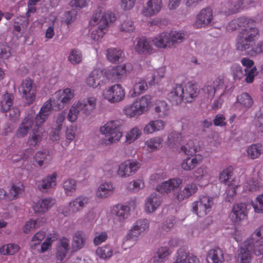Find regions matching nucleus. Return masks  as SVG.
Listing matches in <instances>:
<instances>
[{"instance_id": "1", "label": "nucleus", "mask_w": 263, "mask_h": 263, "mask_svg": "<svg viewBox=\"0 0 263 263\" xmlns=\"http://www.w3.org/2000/svg\"><path fill=\"white\" fill-rule=\"evenodd\" d=\"M254 20L241 17L232 21L227 26L228 31L239 29L236 47L241 51L250 48L251 43L256 41L260 36L258 29L255 26Z\"/></svg>"}, {"instance_id": "2", "label": "nucleus", "mask_w": 263, "mask_h": 263, "mask_svg": "<svg viewBox=\"0 0 263 263\" xmlns=\"http://www.w3.org/2000/svg\"><path fill=\"white\" fill-rule=\"evenodd\" d=\"M199 89L196 83L188 82L184 86L182 84H175L172 90L167 94V99L173 104L179 105L182 102H193L198 97Z\"/></svg>"}, {"instance_id": "3", "label": "nucleus", "mask_w": 263, "mask_h": 263, "mask_svg": "<svg viewBox=\"0 0 263 263\" xmlns=\"http://www.w3.org/2000/svg\"><path fill=\"white\" fill-rule=\"evenodd\" d=\"M187 140V142L181 147V151L184 155L193 157L192 159L191 157H187L183 160L181 164V168L186 171L193 170L203 160L201 155L195 154L199 149V146L195 145L193 140L189 139Z\"/></svg>"}, {"instance_id": "4", "label": "nucleus", "mask_w": 263, "mask_h": 263, "mask_svg": "<svg viewBox=\"0 0 263 263\" xmlns=\"http://www.w3.org/2000/svg\"><path fill=\"white\" fill-rule=\"evenodd\" d=\"M97 99L90 97L76 101L70 107L67 119L71 122H75L80 113L89 114L96 107Z\"/></svg>"}, {"instance_id": "5", "label": "nucleus", "mask_w": 263, "mask_h": 263, "mask_svg": "<svg viewBox=\"0 0 263 263\" xmlns=\"http://www.w3.org/2000/svg\"><path fill=\"white\" fill-rule=\"evenodd\" d=\"M121 122L119 120H111L107 122L100 128V133L109 137L105 141L106 145H109L118 142L122 136L120 132Z\"/></svg>"}, {"instance_id": "6", "label": "nucleus", "mask_w": 263, "mask_h": 263, "mask_svg": "<svg viewBox=\"0 0 263 263\" xmlns=\"http://www.w3.org/2000/svg\"><path fill=\"white\" fill-rule=\"evenodd\" d=\"M19 93L28 105L33 103L36 98V87L34 81L30 78L23 80L18 88Z\"/></svg>"}, {"instance_id": "7", "label": "nucleus", "mask_w": 263, "mask_h": 263, "mask_svg": "<svg viewBox=\"0 0 263 263\" xmlns=\"http://www.w3.org/2000/svg\"><path fill=\"white\" fill-rule=\"evenodd\" d=\"M214 204L213 198L208 196H200L199 201L192 204V211L199 217H203L210 212Z\"/></svg>"}, {"instance_id": "8", "label": "nucleus", "mask_w": 263, "mask_h": 263, "mask_svg": "<svg viewBox=\"0 0 263 263\" xmlns=\"http://www.w3.org/2000/svg\"><path fill=\"white\" fill-rule=\"evenodd\" d=\"M102 94L104 99L109 102L115 103L124 99L125 91L121 84H116L104 89Z\"/></svg>"}, {"instance_id": "9", "label": "nucleus", "mask_w": 263, "mask_h": 263, "mask_svg": "<svg viewBox=\"0 0 263 263\" xmlns=\"http://www.w3.org/2000/svg\"><path fill=\"white\" fill-rule=\"evenodd\" d=\"M116 19L115 14L110 11H106L104 13L102 17V24L93 29L90 33L91 38L95 41L101 40L106 31L109 23L115 21Z\"/></svg>"}, {"instance_id": "10", "label": "nucleus", "mask_w": 263, "mask_h": 263, "mask_svg": "<svg viewBox=\"0 0 263 263\" xmlns=\"http://www.w3.org/2000/svg\"><path fill=\"white\" fill-rule=\"evenodd\" d=\"M55 104L56 103H54V99L52 97L43 104L35 117V123L37 125H42L46 121L50 115L52 108L56 110L60 109L55 106Z\"/></svg>"}, {"instance_id": "11", "label": "nucleus", "mask_w": 263, "mask_h": 263, "mask_svg": "<svg viewBox=\"0 0 263 263\" xmlns=\"http://www.w3.org/2000/svg\"><path fill=\"white\" fill-rule=\"evenodd\" d=\"M140 167V164L137 161L127 160L119 165L117 174L122 178L128 177L134 175Z\"/></svg>"}, {"instance_id": "12", "label": "nucleus", "mask_w": 263, "mask_h": 263, "mask_svg": "<svg viewBox=\"0 0 263 263\" xmlns=\"http://www.w3.org/2000/svg\"><path fill=\"white\" fill-rule=\"evenodd\" d=\"M74 97V91L66 88L63 90L56 92L52 98L54 99L55 105L58 108H63L65 104H68Z\"/></svg>"}, {"instance_id": "13", "label": "nucleus", "mask_w": 263, "mask_h": 263, "mask_svg": "<svg viewBox=\"0 0 263 263\" xmlns=\"http://www.w3.org/2000/svg\"><path fill=\"white\" fill-rule=\"evenodd\" d=\"M104 70L94 69L86 79V84L93 88L101 86L107 82Z\"/></svg>"}, {"instance_id": "14", "label": "nucleus", "mask_w": 263, "mask_h": 263, "mask_svg": "<svg viewBox=\"0 0 263 263\" xmlns=\"http://www.w3.org/2000/svg\"><path fill=\"white\" fill-rule=\"evenodd\" d=\"M213 11L210 7L202 9L197 15L193 25L198 29L208 26L213 19Z\"/></svg>"}, {"instance_id": "15", "label": "nucleus", "mask_w": 263, "mask_h": 263, "mask_svg": "<svg viewBox=\"0 0 263 263\" xmlns=\"http://www.w3.org/2000/svg\"><path fill=\"white\" fill-rule=\"evenodd\" d=\"M148 227L149 222L147 219L137 220L126 235V239L136 240L139 235L147 230Z\"/></svg>"}, {"instance_id": "16", "label": "nucleus", "mask_w": 263, "mask_h": 263, "mask_svg": "<svg viewBox=\"0 0 263 263\" xmlns=\"http://www.w3.org/2000/svg\"><path fill=\"white\" fill-rule=\"evenodd\" d=\"M224 87V79L222 77H218L212 82H208L203 88V91L210 99H212L216 92L219 90L223 89Z\"/></svg>"}, {"instance_id": "17", "label": "nucleus", "mask_w": 263, "mask_h": 263, "mask_svg": "<svg viewBox=\"0 0 263 263\" xmlns=\"http://www.w3.org/2000/svg\"><path fill=\"white\" fill-rule=\"evenodd\" d=\"M146 81L141 78H136L131 81L129 93L132 98L136 97L144 93L147 89Z\"/></svg>"}, {"instance_id": "18", "label": "nucleus", "mask_w": 263, "mask_h": 263, "mask_svg": "<svg viewBox=\"0 0 263 263\" xmlns=\"http://www.w3.org/2000/svg\"><path fill=\"white\" fill-rule=\"evenodd\" d=\"M57 173L54 172L48 175L37 182V189L42 193H46L51 189L54 188L57 184Z\"/></svg>"}, {"instance_id": "19", "label": "nucleus", "mask_w": 263, "mask_h": 263, "mask_svg": "<svg viewBox=\"0 0 263 263\" xmlns=\"http://www.w3.org/2000/svg\"><path fill=\"white\" fill-rule=\"evenodd\" d=\"M162 6V0H148L143 7L142 14L145 16H154L159 12Z\"/></svg>"}, {"instance_id": "20", "label": "nucleus", "mask_w": 263, "mask_h": 263, "mask_svg": "<svg viewBox=\"0 0 263 263\" xmlns=\"http://www.w3.org/2000/svg\"><path fill=\"white\" fill-rule=\"evenodd\" d=\"M242 9V3L239 0H228L222 4L221 10L220 14L226 15L238 12Z\"/></svg>"}, {"instance_id": "21", "label": "nucleus", "mask_w": 263, "mask_h": 263, "mask_svg": "<svg viewBox=\"0 0 263 263\" xmlns=\"http://www.w3.org/2000/svg\"><path fill=\"white\" fill-rule=\"evenodd\" d=\"M253 103V99L249 94L243 92L237 97L234 107L238 110L245 111L252 106Z\"/></svg>"}, {"instance_id": "22", "label": "nucleus", "mask_w": 263, "mask_h": 263, "mask_svg": "<svg viewBox=\"0 0 263 263\" xmlns=\"http://www.w3.org/2000/svg\"><path fill=\"white\" fill-rule=\"evenodd\" d=\"M173 263H200L197 256L182 249L178 250L176 259Z\"/></svg>"}, {"instance_id": "23", "label": "nucleus", "mask_w": 263, "mask_h": 263, "mask_svg": "<svg viewBox=\"0 0 263 263\" xmlns=\"http://www.w3.org/2000/svg\"><path fill=\"white\" fill-rule=\"evenodd\" d=\"M182 182V180L179 178L170 179L168 181L163 182L158 185L156 190L161 193H168L172 190L178 188Z\"/></svg>"}, {"instance_id": "24", "label": "nucleus", "mask_w": 263, "mask_h": 263, "mask_svg": "<svg viewBox=\"0 0 263 263\" xmlns=\"http://www.w3.org/2000/svg\"><path fill=\"white\" fill-rule=\"evenodd\" d=\"M34 124V117L31 114H28L23 120L16 131V136L23 138L27 135L30 128Z\"/></svg>"}, {"instance_id": "25", "label": "nucleus", "mask_w": 263, "mask_h": 263, "mask_svg": "<svg viewBox=\"0 0 263 263\" xmlns=\"http://www.w3.org/2000/svg\"><path fill=\"white\" fill-rule=\"evenodd\" d=\"M162 201L161 196L156 193L151 194L145 201V211L149 213L154 212L161 205Z\"/></svg>"}, {"instance_id": "26", "label": "nucleus", "mask_w": 263, "mask_h": 263, "mask_svg": "<svg viewBox=\"0 0 263 263\" xmlns=\"http://www.w3.org/2000/svg\"><path fill=\"white\" fill-rule=\"evenodd\" d=\"M170 35L167 32H163L158 34L152 40L153 45L158 48H171Z\"/></svg>"}, {"instance_id": "27", "label": "nucleus", "mask_w": 263, "mask_h": 263, "mask_svg": "<svg viewBox=\"0 0 263 263\" xmlns=\"http://www.w3.org/2000/svg\"><path fill=\"white\" fill-rule=\"evenodd\" d=\"M198 190L197 185L195 183L192 182L185 185L183 189L180 191L176 195V199L181 201L185 199L189 198L195 194Z\"/></svg>"}, {"instance_id": "28", "label": "nucleus", "mask_w": 263, "mask_h": 263, "mask_svg": "<svg viewBox=\"0 0 263 263\" xmlns=\"http://www.w3.org/2000/svg\"><path fill=\"white\" fill-rule=\"evenodd\" d=\"M135 48L136 51L140 54H151L155 52L152 44L144 37L138 39Z\"/></svg>"}, {"instance_id": "29", "label": "nucleus", "mask_w": 263, "mask_h": 263, "mask_svg": "<svg viewBox=\"0 0 263 263\" xmlns=\"http://www.w3.org/2000/svg\"><path fill=\"white\" fill-rule=\"evenodd\" d=\"M206 259L208 263H223V252L218 247L214 248L208 251Z\"/></svg>"}, {"instance_id": "30", "label": "nucleus", "mask_w": 263, "mask_h": 263, "mask_svg": "<svg viewBox=\"0 0 263 263\" xmlns=\"http://www.w3.org/2000/svg\"><path fill=\"white\" fill-rule=\"evenodd\" d=\"M246 216L247 204L245 203H239L234 205L231 216L234 222H237L243 219Z\"/></svg>"}, {"instance_id": "31", "label": "nucleus", "mask_w": 263, "mask_h": 263, "mask_svg": "<svg viewBox=\"0 0 263 263\" xmlns=\"http://www.w3.org/2000/svg\"><path fill=\"white\" fill-rule=\"evenodd\" d=\"M88 198L83 196H79L69 202L68 213L66 215L73 214L81 210L87 203Z\"/></svg>"}, {"instance_id": "32", "label": "nucleus", "mask_w": 263, "mask_h": 263, "mask_svg": "<svg viewBox=\"0 0 263 263\" xmlns=\"http://www.w3.org/2000/svg\"><path fill=\"white\" fill-rule=\"evenodd\" d=\"M55 204V200L52 198H44L39 200L33 206L35 213H45L48 211Z\"/></svg>"}, {"instance_id": "33", "label": "nucleus", "mask_w": 263, "mask_h": 263, "mask_svg": "<svg viewBox=\"0 0 263 263\" xmlns=\"http://www.w3.org/2000/svg\"><path fill=\"white\" fill-rule=\"evenodd\" d=\"M246 151L249 159H257L263 154V145L260 143L252 144L248 146Z\"/></svg>"}, {"instance_id": "34", "label": "nucleus", "mask_w": 263, "mask_h": 263, "mask_svg": "<svg viewBox=\"0 0 263 263\" xmlns=\"http://www.w3.org/2000/svg\"><path fill=\"white\" fill-rule=\"evenodd\" d=\"M129 212V208L127 205L121 204H117L112 206L111 213L118 217L119 221H123L126 217Z\"/></svg>"}, {"instance_id": "35", "label": "nucleus", "mask_w": 263, "mask_h": 263, "mask_svg": "<svg viewBox=\"0 0 263 263\" xmlns=\"http://www.w3.org/2000/svg\"><path fill=\"white\" fill-rule=\"evenodd\" d=\"M126 65H121L112 67L110 69H107L104 71L107 81L118 78L126 72Z\"/></svg>"}, {"instance_id": "36", "label": "nucleus", "mask_w": 263, "mask_h": 263, "mask_svg": "<svg viewBox=\"0 0 263 263\" xmlns=\"http://www.w3.org/2000/svg\"><path fill=\"white\" fill-rule=\"evenodd\" d=\"M163 141L160 137H153L145 141L144 147L148 152H153L162 147Z\"/></svg>"}, {"instance_id": "37", "label": "nucleus", "mask_w": 263, "mask_h": 263, "mask_svg": "<svg viewBox=\"0 0 263 263\" xmlns=\"http://www.w3.org/2000/svg\"><path fill=\"white\" fill-rule=\"evenodd\" d=\"M164 126L165 123L161 120L151 121L145 126L143 131L146 134H153L154 132L163 130Z\"/></svg>"}, {"instance_id": "38", "label": "nucleus", "mask_w": 263, "mask_h": 263, "mask_svg": "<svg viewBox=\"0 0 263 263\" xmlns=\"http://www.w3.org/2000/svg\"><path fill=\"white\" fill-rule=\"evenodd\" d=\"M252 237L247 240L249 245L252 247L263 246V225L254 232Z\"/></svg>"}, {"instance_id": "39", "label": "nucleus", "mask_w": 263, "mask_h": 263, "mask_svg": "<svg viewBox=\"0 0 263 263\" xmlns=\"http://www.w3.org/2000/svg\"><path fill=\"white\" fill-rule=\"evenodd\" d=\"M151 96L144 95L134 101L141 114L149 109L151 104Z\"/></svg>"}, {"instance_id": "40", "label": "nucleus", "mask_w": 263, "mask_h": 263, "mask_svg": "<svg viewBox=\"0 0 263 263\" xmlns=\"http://www.w3.org/2000/svg\"><path fill=\"white\" fill-rule=\"evenodd\" d=\"M114 187L110 182H105L101 184L98 189L97 196L100 198H105L111 196Z\"/></svg>"}, {"instance_id": "41", "label": "nucleus", "mask_w": 263, "mask_h": 263, "mask_svg": "<svg viewBox=\"0 0 263 263\" xmlns=\"http://www.w3.org/2000/svg\"><path fill=\"white\" fill-rule=\"evenodd\" d=\"M233 172V168L231 166L223 170L219 173V180L220 182L225 185L230 186L233 181V179H232Z\"/></svg>"}, {"instance_id": "42", "label": "nucleus", "mask_w": 263, "mask_h": 263, "mask_svg": "<svg viewBox=\"0 0 263 263\" xmlns=\"http://www.w3.org/2000/svg\"><path fill=\"white\" fill-rule=\"evenodd\" d=\"M124 57L123 51L117 48H110L107 50L106 57L111 63L119 62Z\"/></svg>"}, {"instance_id": "43", "label": "nucleus", "mask_w": 263, "mask_h": 263, "mask_svg": "<svg viewBox=\"0 0 263 263\" xmlns=\"http://www.w3.org/2000/svg\"><path fill=\"white\" fill-rule=\"evenodd\" d=\"M172 251L167 247H160L154 257V263H161L165 261L171 255Z\"/></svg>"}, {"instance_id": "44", "label": "nucleus", "mask_w": 263, "mask_h": 263, "mask_svg": "<svg viewBox=\"0 0 263 263\" xmlns=\"http://www.w3.org/2000/svg\"><path fill=\"white\" fill-rule=\"evenodd\" d=\"M51 160V157L46 152L39 151L36 152L34 156V164H36L39 166L41 167L44 164H48Z\"/></svg>"}, {"instance_id": "45", "label": "nucleus", "mask_w": 263, "mask_h": 263, "mask_svg": "<svg viewBox=\"0 0 263 263\" xmlns=\"http://www.w3.org/2000/svg\"><path fill=\"white\" fill-rule=\"evenodd\" d=\"M86 238L85 234L82 231L75 232L72 238L73 249L78 250L82 249L85 245Z\"/></svg>"}, {"instance_id": "46", "label": "nucleus", "mask_w": 263, "mask_h": 263, "mask_svg": "<svg viewBox=\"0 0 263 263\" xmlns=\"http://www.w3.org/2000/svg\"><path fill=\"white\" fill-rule=\"evenodd\" d=\"M42 125H36L35 123L31 133L30 134L29 140L30 143V145L35 146L39 143L42 140V133L40 130Z\"/></svg>"}, {"instance_id": "47", "label": "nucleus", "mask_w": 263, "mask_h": 263, "mask_svg": "<svg viewBox=\"0 0 263 263\" xmlns=\"http://www.w3.org/2000/svg\"><path fill=\"white\" fill-rule=\"evenodd\" d=\"M245 248L241 247L240 249L239 263H251V253L250 250L252 249V246L249 245L247 246V242H245Z\"/></svg>"}, {"instance_id": "48", "label": "nucleus", "mask_w": 263, "mask_h": 263, "mask_svg": "<svg viewBox=\"0 0 263 263\" xmlns=\"http://www.w3.org/2000/svg\"><path fill=\"white\" fill-rule=\"evenodd\" d=\"M14 96L12 93H6L1 101V110L6 112L10 109L13 103Z\"/></svg>"}, {"instance_id": "49", "label": "nucleus", "mask_w": 263, "mask_h": 263, "mask_svg": "<svg viewBox=\"0 0 263 263\" xmlns=\"http://www.w3.org/2000/svg\"><path fill=\"white\" fill-rule=\"evenodd\" d=\"M96 252L99 258L103 259H109L113 255L112 248L108 245L98 248Z\"/></svg>"}, {"instance_id": "50", "label": "nucleus", "mask_w": 263, "mask_h": 263, "mask_svg": "<svg viewBox=\"0 0 263 263\" xmlns=\"http://www.w3.org/2000/svg\"><path fill=\"white\" fill-rule=\"evenodd\" d=\"M142 134L141 129L135 126L132 128L126 134L125 142L127 144H131L139 138Z\"/></svg>"}, {"instance_id": "51", "label": "nucleus", "mask_w": 263, "mask_h": 263, "mask_svg": "<svg viewBox=\"0 0 263 263\" xmlns=\"http://www.w3.org/2000/svg\"><path fill=\"white\" fill-rule=\"evenodd\" d=\"M182 137L180 133L176 132H171L168 136L167 143L171 148H174L182 144Z\"/></svg>"}, {"instance_id": "52", "label": "nucleus", "mask_w": 263, "mask_h": 263, "mask_svg": "<svg viewBox=\"0 0 263 263\" xmlns=\"http://www.w3.org/2000/svg\"><path fill=\"white\" fill-rule=\"evenodd\" d=\"M23 190V185L22 184H13L10 188L9 192L7 193V200L10 201L17 198L19 194H20Z\"/></svg>"}, {"instance_id": "53", "label": "nucleus", "mask_w": 263, "mask_h": 263, "mask_svg": "<svg viewBox=\"0 0 263 263\" xmlns=\"http://www.w3.org/2000/svg\"><path fill=\"white\" fill-rule=\"evenodd\" d=\"M155 110L158 114L159 117L161 118L165 117L169 113L168 106L163 101H159L156 102Z\"/></svg>"}, {"instance_id": "54", "label": "nucleus", "mask_w": 263, "mask_h": 263, "mask_svg": "<svg viewBox=\"0 0 263 263\" xmlns=\"http://www.w3.org/2000/svg\"><path fill=\"white\" fill-rule=\"evenodd\" d=\"M20 250L18 245L15 243H9L3 246L0 248V252L3 255H11L17 253Z\"/></svg>"}, {"instance_id": "55", "label": "nucleus", "mask_w": 263, "mask_h": 263, "mask_svg": "<svg viewBox=\"0 0 263 263\" xmlns=\"http://www.w3.org/2000/svg\"><path fill=\"white\" fill-rule=\"evenodd\" d=\"M123 111L124 114L129 118L135 117L142 115L135 101L132 104L126 106Z\"/></svg>"}, {"instance_id": "56", "label": "nucleus", "mask_w": 263, "mask_h": 263, "mask_svg": "<svg viewBox=\"0 0 263 263\" xmlns=\"http://www.w3.org/2000/svg\"><path fill=\"white\" fill-rule=\"evenodd\" d=\"M170 35V44L171 48L176 44H180L184 40V34L181 32L172 31L168 32Z\"/></svg>"}, {"instance_id": "57", "label": "nucleus", "mask_w": 263, "mask_h": 263, "mask_svg": "<svg viewBox=\"0 0 263 263\" xmlns=\"http://www.w3.org/2000/svg\"><path fill=\"white\" fill-rule=\"evenodd\" d=\"M63 188L67 196H71L76 190V181L68 179L63 182Z\"/></svg>"}, {"instance_id": "58", "label": "nucleus", "mask_w": 263, "mask_h": 263, "mask_svg": "<svg viewBox=\"0 0 263 263\" xmlns=\"http://www.w3.org/2000/svg\"><path fill=\"white\" fill-rule=\"evenodd\" d=\"M104 10L103 7L100 6L98 7L94 12L91 20L89 21V25L91 26H95L98 24L99 22L102 24L101 20L102 16V12Z\"/></svg>"}, {"instance_id": "59", "label": "nucleus", "mask_w": 263, "mask_h": 263, "mask_svg": "<svg viewBox=\"0 0 263 263\" xmlns=\"http://www.w3.org/2000/svg\"><path fill=\"white\" fill-rule=\"evenodd\" d=\"M251 49L248 51V54L251 57L256 56L263 53V40L256 44L250 46Z\"/></svg>"}, {"instance_id": "60", "label": "nucleus", "mask_w": 263, "mask_h": 263, "mask_svg": "<svg viewBox=\"0 0 263 263\" xmlns=\"http://www.w3.org/2000/svg\"><path fill=\"white\" fill-rule=\"evenodd\" d=\"M46 237V233L40 231L35 233L32 237L30 246L31 248H34L37 245H40Z\"/></svg>"}, {"instance_id": "61", "label": "nucleus", "mask_w": 263, "mask_h": 263, "mask_svg": "<svg viewBox=\"0 0 263 263\" xmlns=\"http://www.w3.org/2000/svg\"><path fill=\"white\" fill-rule=\"evenodd\" d=\"M255 125L258 133L263 134V106L260 108L259 114H256Z\"/></svg>"}, {"instance_id": "62", "label": "nucleus", "mask_w": 263, "mask_h": 263, "mask_svg": "<svg viewBox=\"0 0 263 263\" xmlns=\"http://www.w3.org/2000/svg\"><path fill=\"white\" fill-rule=\"evenodd\" d=\"M82 60L81 52L78 50H72L68 56V60L72 64H77L80 63Z\"/></svg>"}, {"instance_id": "63", "label": "nucleus", "mask_w": 263, "mask_h": 263, "mask_svg": "<svg viewBox=\"0 0 263 263\" xmlns=\"http://www.w3.org/2000/svg\"><path fill=\"white\" fill-rule=\"evenodd\" d=\"M11 56L10 47L6 44H0V62L8 60Z\"/></svg>"}, {"instance_id": "64", "label": "nucleus", "mask_w": 263, "mask_h": 263, "mask_svg": "<svg viewBox=\"0 0 263 263\" xmlns=\"http://www.w3.org/2000/svg\"><path fill=\"white\" fill-rule=\"evenodd\" d=\"M208 175V167L205 165H201L194 172V178L197 181L201 180Z\"/></svg>"}]
</instances>
